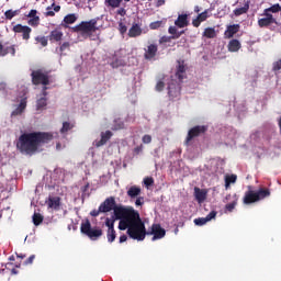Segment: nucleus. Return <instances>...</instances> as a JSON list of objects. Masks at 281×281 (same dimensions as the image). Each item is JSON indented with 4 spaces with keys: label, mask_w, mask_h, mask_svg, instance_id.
I'll use <instances>...</instances> for the list:
<instances>
[{
    "label": "nucleus",
    "mask_w": 281,
    "mask_h": 281,
    "mask_svg": "<svg viewBox=\"0 0 281 281\" xmlns=\"http://www.w3.org/2000/svg\"><path fill=\"white\" fill-rule=\"evenodd\" d=\"M99 207L102 213L114 210V218L115 221H120L119 229H121V232L127 229V234L133 240H144L146 238L144 222L139 218V213L133 207L115 206V200L113 198L106 199Z\"/></svg>",
    "instance_id": "f257e3e1"
},
{
    "label": "nucleus",
    "mask_w": 281,
    "mask_h": 281,
    "mask_svg": "<svg viewBox=\"0 0 281 281\" xmlns=\"http://www.w3.org/2000/svg\"><path fill=\"white\" fill-rule=\"evenodd\" d=\"M52 139H54V136L49 133L24 134L19 138L16 146L21 153L32 155V153L40 150L43 144H47Z\"/></svg>",
    "instance_id": "f03ea898"
},
{
    "label": "nucleus",
    "mask_w": 281,
    "mask_h": 281,
    "mask_svg": "<svg viewBox=\"0 0 281 281\" xmlns=\"http://www.w3.org/2000/svg\"><path fill=\"white\" fill-rule=\"evenodd\" d=\"M166 85H168V94L172 100L181 95V88L175 82L170 83V77L168 76H162L157 79L156 91H164V87H166Z\"/></svg>",
    "instance_id": "7ed1b4c3"
},
{
    "label": "nucleus",
    "mask_w": 281,
    "mask_h": 281,
    "mask_svg": "<svg viewBox=\"0 0 281 281\" xmlns=\"http://www.w3.org/2000/svg\"><path fill=\"white\" fill-rule=\"evenodd\" d=\"M280 4H273L271 8L265 10V18L258 21L260 27H267V25H271V23H276V18L273 14L280 12Z\"/></svg>",
    "instance_id": "20e7f679"
},
{
    "label": "nucleus",
    "mask_w": 281,
    "mask_h": 281,
    "mask_svg": "<svg viewBox=\"0 0 281 281\" xmlns=\"http://www.w3.org/2000/svg\"><path fill=\"white\" fill-rule=\"evenodd\" d=\"M268 190H260L258 192L248 191L245 194L244 203L245 205H251V203H257V201H262V199H267L269 196Z\"/></svg>",
    "instance_id": "39448f33"
},
{
    "label": "nucleus",
    "mask_w": 281,
    "mask_h": 281,
    "mask_svg": "<svg viewBox=\"0 0 281 281\" xmlns=\"http://www.w3.org/2000/svg\"><path fill=\"white\" fill-rule=\"evenodd\" d=\"M81 234H86L90 240H98L100 236H102V229L100 228H91V223L87 220L86 222L81 223Z\"/></svg>",
    "instance_id": "423d86ee"
},
{
    "label": "nucleus",
    "mask_w": 281,
    "mask_h": 281,
    "mask_svg": "<svg viewBox=\"0 0 281 281\" xmlns=\"http://www.w3.org/2000/svg\"><path fill=\"white\" fill-rule=\"evenodd\" d=\"M95 30H98L95 20H91L90 22H82L75 27V32H80L86 36H91Z\"/></svg>",
    "instance_id": "0eeeda50"
},
{
    "label": "nucleus",
    "mask_w": 281,
    "mask_h": 281,
    "mask_svg": "<svg viewBox=\"0 0 281 281\" xmlns=\"http://www.w3.org/2000/svg\"><path fill=\"white\" fill-rule=\"evenodd\" d=\"M13 32L15 34H22L24 41H30V34H32V29L30 26L16 24L13 26Z\"/></svg>",
    "instance_id": "6e6552de"
},
{
    "label": "nucleus",
    "mask_w": 281,
    "mask_h": 281,
    "mask_svg": "<svg viewBox=\"0 0 281 281\" xmlns=\"http://www.w3.org/2000/svg\"><path fill=\"white\" fill-rule=\"evenodd\" d=\"M34 85H48L49 79H47V75L43 72V70H35L32 74Z\"/></svg>",
    "instance_id": "1a4fd4ad"
},
{
    "label": "nucleus",
    "mask_w": 281,
    "mask_h": 281,
    "mask_svg": "<svg viewBox=\"0 0 281 281\" xmlns=\"http://www.w3.org/2000/svg\"><path fill=\"white\" fill-rule=\"evenodd\" d=\"M27 106V101L25 98L21 99L20 102L14 105L11 117H18V115H23V112L25 111V108Z\"/></svg>",
    "instance_id": "9d476101"
},
{
    "label": "nucleus",
    "mask_w": 281,
    "mask_h": 281,
    "mask_svg": "<svg viewBox=\"0 0 281 281\" xmlns=\"http://www.w3.org/2000/svg\"><path fill=\"white\" fill-rule=\"evenodd\" d=\"M210 16H212V13L210 12V10H205L204 12L199 13L195 19H193L192 25L194 27H199V25H201V23H203L204 21H207Z\"/></svg>",
    "instance_id": "9b49d317"
},
{
    "label": "nucleus",
    "mask_w": 281,
    "mask_h": 281,
    "mask_svg": "<svg viewBox=\"0 0 281 281\" xmlns=\"http://www.w3.org/2000/svg\"><path fill=\"white\" fill-rule=\"evenodd\" d=\"M151 234L154 235L153 240H159L166 236V229H164L159 224H154L151 226Z\"/></svg>",
    "instance_id": "f8f14e48"
},
{
    "label": "nucleus",
    "mask_w": 281,
    "mask_h": 281,
    "mask_svg": "<svg viewBox=\"0 0 281 281\" xmlns=\"http://www.w3.org/2000/svg\"><path fill=\"white\" fill-rule=\"evenodd\" d=\"M111 137H113V132L105 131V132L101 133V139L94 140L93 145L97 148H100V146H104V144H106V142H109L111 139Z\"/></svg>",
    "instance_id": "ddd939ff"
},
{
    "label": "nucleus",
    "mask_w": 281,
    "mask_h": 281,
    "mask_svg": "<svg viewBox=\"0 0 281 281\" xmlns=\"http://www.w3.org/2000/svg\"><path fill=\"white\" fill-rule=\"evenodd\" d=\"M206 128L205 126H195L191 128L187 136V144L193 139V137H198V135H201V133H205Z\"/></svg>",
    "instance_id": "4468645a"
},
{
    "label": "nucleus",
    "mask_w": 281,
    "mask_h": 281,
    "mask_svg": "<svg viewBox=\"0 0 281 281\" xmlns=\"http://www.w3.org/2000/svg\"><path fill=\"white\" fill-rule=\"evenodd\" d=\"M216 218V212L212 211L206 217H199L194 220V224L198 226H203L210 223V221Z\"/></svg>",
    "instance_id": "2eb2a0df"
},
{
    "label": "nucleus",
    "mask_w": 281,
    "mask_h": 281,
    "mask_svg": "<svg viewBox=\"0 0 281 281\" xmlns=\"http://www.w3.org/2000/svg\"><path fill=\"white\" fill-rule=\"evenodd\" d=\"M194 196H195L198 203H203V201H205V199H207V190L195 188Z\"/></svg>",
    "instance_id": "dca6fc26"
},
{
    "label": "nucleus",
    "mask_w": 281,
    "mask_h": 281,
    "mask_svg": "<svg viewBox=\"0 0 281 281\" xmlns=\"http://www.w3.org/2000/svg\"><path fill=\"white\" fill-rule=\"evenodd\" d=\"M38 12L36 10H31L27 14L29 25L36 26L38 25L41 18L37 16Z\"/></svg>",
    "instance_id": "f3484780"
},
{
    "label": "nucleus",
    "mask_w": 281,
    "mask_h": 281,
    "mask_svg": "<svg viewBox=\"0 0 281 281\" xmlns=\"http://www.w3.org/2000/svg\"><path fill=\"white\" fill-rule=\"evenodd\" d=\"M157 56V45L155 44H150L147 46V48L145 49V58L147 60H153V57Z\"/></svg>",
    "instance_id": "a211bd4d"
},
{
    "label": "nucleus",
    "mask_w": 281,
    "mask_h": 281,
    "mask_svg": "<svg viewBox=\"0 0 281 281\" xmlns=\"http://www.w3.org/2000/svg\"><path fill=\"white\" fill-rule=\"evenodd\" d=\"M238 30H240V26L238 24L228 25L224 33L225 38H232L234 34L238 33Z\"/></svg>",
    "instance_id": "6ab92c4d"
},
{
    "label": "nucleus",
    "mask_w": 281,
    "mask_h": 281,
    "mask_svg": "<svg viewBox=\"0 0 281 281\" xmlns=\"http://www.w3.org/2000/svg\"><path fill=\"white\" fill-rule=\"evenodd\" d=\"M46 205L48 210H58L60 207V198H49Z\"/></svg>",
    "instance_id": "aec40b11"
},
{
    "label": "nucleus",
    "mask_w": 281,
    "mask_h": 281,
    "mask_svg": "<svg viewBox=\"0 0 281 281\" xmlns=\"http://www.w3.org/2000/svg\"><path fill=\"white\" fill-rule=\"evenodd\" d=\"M128 36H131V38H135V36H142V26L134 24L128 31Z\"/></svg>",
    "instance_id": "412c9836"
},
{
    "label": "nucleus",
    "mask_w": 281,
    "mask_h": 281,
    "mask_svg": "<svg viewBox=\"0 0 281 281\" xmlns=\"http://www.w3.org/2000/svg\"><path fill=\"white\" fill-rule=\"evenodd\" d=\"M127 194L131 196V199H135V196H139V194H142V188L133 186L127 190Z\"/></svg>",
    "instance_id": "4be33fe9"
},
{
    "label": "nucleus",
    "mask_w": 281,
    "mask_h": 281,
    "mask_svg": "<svg viewBox=\"0 0 281 281\" xmlns=\"http://www.w3.org/2000/svg\"><path fill=\"white\" fill-rule=\"evenodd\" d=\"M8 54H11V56H14V54H16V49H14V46L2 47L0 45V56H5Z\"/></svg>",
    "instance_id": "5701e85b"
},
{
    "label": "nucleus",
    "mask_w": 281,
    "mask_h": 281,
    "mask_svg": "<svg viewBox=\"0 0 281 281\" xmlns=\"http://www.w3.org/2000/svg\"><path fill=\"white\" fill-rule=\"evenodd\" d=\"M45 106H47V98L45 97V94H42L37 99L36 109L37 111H42V109H45Z\"/></svg>",
    "instance_id": "b1692460"
},
{
    "label": "nucleus",
    "mask_w": 281,
    "mask_h": 281,
    "mask_svg": "<svg viewBox=\"0 0 281 281\" xmlns=\"http://www.w3.org/2000/svg\"><path fill=\"white\" fill-rule=\"evenodd\" d=\"M176 25L177 27H186V25H188V15H179L178 19L176 20Z\"/></svg>",
    "instance_id": "393cba45"
},
{
    "label": "nucleus",
    "mask_w": 281,
    "mask_h": 281,
    "mask_svg": "<svg viewBox=\"0 0 281 281\" xmlns=\"http://www.w3.org/2000/svg\"><path fill=\"white\" fill-rule=\"evenodd\" d=\"M227 47L228 52H238V49H240V42L238 40H232Z\"/></svg>",
    "instance_id": "a878e982"
},
{
    "label": "nucleus",
    "mask_w": 281,
    "mask_h": 281,
    "mask_svg": "<svg viewBox=\"0 0 281 281\" xmlns=\"http://www.w3.org/2000/svg\"><path fill=\"white\" fill-rule=\"evenodd\" d=\"M203 36H205V38H215L216 30H214L212 27H207L204 30Z\"/></svg>",
    "instance_id": "bb28decb"
},
{
    "label": "nucleus",
    "mask_w": 281,
    "mask_h": 281,
    "mask_svg": "<svg viewBox=\"0 0 281 281\" xmlns=\"http://www.w3.org/2000/svg\"><path fill=\"white\" fill-rule=\"evenodd\" d=\"M236 175H229L225 177V188L226 190L229 188L232 183H236Z\"/></svg>",
    "instance_id": "cd10ccee"
},
{
    "label": "nucleus",
    "mask_w": 281,
    "mask_h": 281,
    "mask_svg": "<svg viewBox=\"0 0 281 281\" xmlns=\"http://www.w3.org/2000/svg\"><path fill=\"white\" fill-rule=\"evenodd\" d=\"M74 128V123L66 121L63 123V126L60 128V133H69Z\"/></svg>",
    "instance_id": "c85d7f7f"
},
{
    "label": "nucleus",
    "mask_w": 281,
    "mask_h": 281,
    "mask_svg": "<svg viewBox=\"0 0 281 281\" xmlns=\"http://www.w3.org/2000/svg\"><path fill=\"white\" fill-rule=\"evenodd\" d=\"M166 24V20H160L156 22H151L149 24L150 30H159V27H162Z\"/></svg>",
    "instance_id": "c756f323"
},
{
    "label": "nucleus",
    "mask_w": 281,
    "mask_h": 281,
    "mask_svg": "<svg viewBox=\"0 0 281 281\" xmlns=\"http://www.w3.org/2000/svg\"><path fill=\"white\" fill-rule=\"evenodd\" d=\"M61 40H63V32H60V31H53L50 33V41L58 42V41H61Z\"/></svg>",
    "instance_id": "7c9ffc66"
},
{
    "label": "nucleus",
    "mask_w": 281,
    "mask_h": 281,
    "mask_svg": "<svg viewBox=\"0 0 281 281\" xmlns=\"http://www.w3.org/2000/svg\"><path fill=\"white\" fill-rule=\"evenodd\" d=\"M122 0H105V5L109 8H120Z\"/></svg>",
    "instance_id": "2f4dec72"
},
{
    "label": "nucleus",
    "mask_w": 281,
    "mask_h": 281,
    "mask_svg": "<svg viewBox=\"0 0 281 281\" xmlns=\"http://www.w3.org/2000/svg\"><path fill=\"white\" fill-rule=\"evenodd\" d=\"M106 238H108V241H110V243H114L115 241V238H116L115 228L108 229Z\"/></svg>",
    "instance_id": "473e14b6"
},
{
    "label": "nucleus",
    "mask_w": 281,
    "mask_h": 281,
    "mask_svg": "<svg viewBox=\"0 0 281 281\" xmlns=\"http://www.w3.org/2000/svg\"><path fill=\"white\" fill-rule=\"evenodd\" d=\"M78 18L76 16V14H68L64 18V23H67V25H71V23H76V20Z\"/></svg>",
    "instance_id": "72a5a7b5"
},
{
    "label": "nucleus",
    "mask_w": 281,
    "mask_h": 281,
    "mask_svg": "<svg viewBox=\"0 0 281 281\" xmlns=\"http://www.w3.org/2000/svg\"><path fill=\"white\" fill-rule=\"evenodd\" d=\"M234 200L232 203L226 204V211L227 212H233L234 207H236V204L238 203V198H236V195H233Z\"/></svg>",
    "instance_id": "f704fd0d"
},
{
    "label": "nucleus",
    "mask_w": 281,
    "mask_h": 281,
    "mask_svg": "<svg viewBox=\"0 0 281 281\" xmlns=\"http://www.w3.org/2000/svg\"><path fill=\"white\" fill-rule=\"evenodd\" d=\"M249 10V4H245L244 7L236 9L234 11L236 16H240V14H245V12H247Z\"/></svg>",
    "instance_id": "c9c22d12"
},
{
    "label": "nucleus",
    "mask_w": 281,
    "mask_h": 281,
    "mask_svg": "<svg viewBox=\"0 0 281 281\" xmlns=\"http://www.w3.org/2000/svg\"><path fill=\"white\" fill-rule=\"evenodd\" d=\"M18 14H19V10H15V11L14 10H8V11H5L4 16H5V19L12 20Z\"/></svg>",
    "instance_id": "e433bc0d"
},
{
    "label": "nucleus",
    "mask_w": 281,
    "mask_h": 281,
    "mask_svg": "<svg viewBox=\"0 0 281 281\" xmlns=\"http://www.w3.org/2000/svg\"><path fill=\"white\" fill-rule=\"evenodd\" d=\"M105 227H108V229H115V218H109L106 217L105 220Z\"/></svg>",
    "instance_id": "4c0bfd02"
},
{
    "label": "nucleus",
    "mask_w": 281,
    "mask_h": 281,
    "mask_svg": "<svg viewBox=\"0 0 281 281\" xmlns=\"http://www.w3.org/2000/svg\"><path fill=\"white\" fill-rule=\"evenodd\" d=\"M33 223L34 225H41V223H43V215H41L40 213H34Z\"/></svg>",
    "instance_id": "58836bf2"
},
{
    "label": "nucleus",
    "mask_w": 281,
    "mask_h": 281,
    "mask_svg": "<svg viewBox=\"0 0 281 281\" xmlns=\"http://www.w3.org/2000/svg\"><path fill=\"white\" fill-rule=\"evenodd\" d=\"M177 69H178V74H183V72H186V63H183V61H178V67H177Z\"/></svg>",
    "instance_id": "ea45409f"
},
{
    "label": "nucleus",
    "mask_w": 281,
    "mask_h": 281,
    "mask_svg": "<svg viewBox=\"0 0 281 281\" xmlns=\"http://www.w3.org/2000/svg\"><path fill=\"white\" fill-rule=\"evenodd\" d=\"M153 183H155V180H153V178L147 177L144 179V184L146 186V188H150V186H153Z\"/></svg>",
    "instance_id": "a19ab883"
},
{
    "label": "nucleus",
    "mask_w": 281,
    "mask_h": 281,
    "mask_svg": "<svg viewBox=\"0 0 281 281\" xmlns=\"http://www.w3.org/2000/svg\"><path fill=\"white\" fill-rule=\"evenodd\" d=\"M37 43H41L42 47H47V37H36Z\"/></svg>",
    "instance_id": "79ce46f5"
},
{
    "label": "nucleus",
    "mask_w": 281,
    "mask_h": 281,
    "mask_svg": "<svg viewBox=\"0 0 281 281\" xmlns=\"http://www.w3.org/2000/svg\"><path fill=\"white\" fill-rule=\"evenodd\" d=\"M280 69H281V59L273 63V70L280 71Z\"/></svg>",
    "instance_id": "37998d69"
},
{
    "label": "nucleus",
    "mask_w": 281,
    "mask_h": 281,
    "mask_svg": "<svg viewBox=\"0 0 281 281\" xmlns=\"http://www.w3.org/2000/svg\"><path fill=\"white\" fill-rule=\"evenodd\" d=\"M153 142V137L150 135L143 136V144H150Z\"/></svg>",
    "instance_id": "c03bdc74"
},
{
    "label": "nucleus",
    "mask_w": 281,
    "mask_h": 281,
    "mask_svg": "<svg viewBox=\"0 0 281 281\" xmlns=\"http://www.w3.org/2000/svg\"><path fill=\"white\" fill-rule=\"evenodd\" d=\"M102 213V211H100V206H99V210H93L90 212V215L91 216H100V214Z\"/></svg>",
    "instance_id": "a18cd8bd"
},
{
    "label": "nucleus",
    "mask_w": 281,
    "mask_h": 281,
    "mask_svg": "<svg viewBox=\"0 0 281 281\" xmlns=\"http://www.w3.org/2000/svg\"><path fill=\"white\" fill-rule=\"evenodd\" d=\"M119 30H120L121 34H126V25L120 23Z\"/></svg>",
    "instance_id": "49530a36"
},
{
    "label": "nucleus",
    "mask_w": 281,
    "mask_h": 281,
    "mask_svg": "<svg viewBox=\"0 0 281 281\" xmlns=\"http://www.w3.org/2000/svg\"><path fill=\"white\" fill-rule=\"evenodd\" d=\"M166 4V0H156V8H161V5Z\"/></svg>",
    "instance_id": "de8ad7c7"
},
{
    "label": "nucleus",
    "mask_w": 281,
    "mask_h": 281,
    "mask_svg": "<svg viewBox=\"0 0 281 281\" xmlns=\"http://www.w3.org/2000/svg\"><path fill=\"white\" fill-rule=\"evenodd\" d=\"M144 204V198H138L135 202V205L139 206Z\"/></svg>",
    "instance_id": "09e8293b"
},
{
    "label": "nucleus",
    "mask_w": 281,
    "mask_h": 281,
    "mask_svg": "<svg viewBox=\"0 0 281 281\" xmlns=\"http://www.w3.org/2000/svg\"><path fill=\"white\" fill-rule=\"evenodd\" d=\"M117 14H120V16H125L126 15V10L125 9H119Z\"/></svg>",
    "instance_id": "8fccbe9b"
},
{
    "label": "nucleus",
    "mask_w": 281,
    "mask_h": 281,
    "mask_svg": "<svg viewBox=\"0 0 281 281\" xmlns=\"http://www.w3.org/2000/svg\"><path fill=\"white\" fill-rule=\"evenodd\" d=\"M127 238H128V237H126V235H122V236L120 237V243H126Z\"/></svg>",
    "instance_id": "3c124183"
},
{
    "label": "nucleus",
    "mask_w": 281,
    "mask_h": 281,
    "mask_svg": "<svg viewBox=\"0 0 281 281\" xmlns=\"http://www.w3.org/2000/svg\"><path fill=\"white\" fill-rule=\"evenodd\" d=\"M169 32L171 34H177V27H175V26L169 27Z\"/></svg>",
    "instance_id": "603ef678"
},
{
    "label": "nucleus",
    "mask_w": 281,
    "mask_h": 281,
    "mask_svg": "<svg viewBox=\"0 0 281 281\" xmlns=\"http://www.w3.org/2000/svg\"><path fill=\"white\" fill-rule=\"evenodd\" d=\"M67 47H69V43H64V44L61 45L60 49H61V50H63V49H67Z\"/></svg>",
    "instance_id": "864d4df0"
},
{
    "label": "nucleus",
    "mask_w": 281,
    "mask_h": 281,
    "mask_svg": "<svg viewBox=\"0 0 281 281\" xmlns=\"http://www.w3.org/2000/svg\"><path fill=\"white\" fill-rule=\"evenodd\" d=\"M120 128H124V124L121 123L119 126H115L114 131H120Z\"/></svg>",
    "instance_id": "5fc2aeb1"
},
{
    "label": "nucleus",
    "mask_w": 281,
    "mask_h": 281,
    "mask_svg": "<svg viewBox=\"0 0 281 281\" xmlns=\"http://www.w3.org/2000/svg\"><path fill=\"white\" fill-rule=\"evenodd\" d=\"M34 258H35L34 255L29 258L27 260L29 265H32V262H34Z\"/></svg>",
    "instance_id": "6e6d98bb"
},
{
    "label": "nucleus",
    "mask_w": 281,
    "mask_h": 281,
    "mask_svg": "<svg viewBox=\"0 0 281 281\" xmlns=\"http://www.w3.org/2000/svg\"><path fill=\"white\" fill-rule=\"evenodd\" d=\"M46 16H54V11L48 10V11L46 12Z\"/></svg>",
    "instance_id": "4d7b16f0"
},
{
    "label": "nucleus",
    "mask_w": 281,
    "mask_h": 281,
    "mask_svg": "<svg viewBox=\"0 0 281 281\" xmlns=\"http://www.w3.org/2000/svg\"><path fill=\"white\" fill-rule=\"evenodd\" d=\"M194 12H196V14H199V12H201V8L200 7H194Z\"/></svg>",
    "instance_id": "13d9d810"
},
{
    "label": "nucleus",
    "mask_w": 281,
    "mask_h": 281,
    "mask_svg": "<svg viewBox=\"0 0 281 281\" xmlns=\"http://www.w3.org/2000/svg\"><path fill=\"white\" fill-rule=\"evenodd\" d=\"M54 10H55V12H58V11L60 10V7H59V5H56V7L54 8Z\"/></svg>",
    "instance_id": "bf43d9fd"
},
{
    "label": "nucleus",
    "mask_w": 281,
    "mask_h": 281,
    "mask_svg": "<svg viewBox=\"0 0 281 281\" xmlns=\"http://www.w3.org/2000/svg\"><path fill=\"white\" fill-rule=\"evenodd\" d=\"M112 67H119V65L117 64H112Z\"/></svg>",
    "instance_id": "052dcab7"
},
{
    "label": "nucleus",
    "mask_w": 281,
    "mask_h": 281,
    "mask_svg": "<svg viewBox=\"0 0 281 281\" xmlns=\"http://www.w3.org/2000/svg\"><path fill=\"white\" fill-rule=\"evenodd\" d=\"M57 149L60 150V145H57Z\"/></svg>",
    "instance_id": "680f3d73"
},
{
    "label": "nucleus",
    "mask_w": 281,
    "mask_h": 281,
    "mask_svg": "<svg viewBox=\"0 0 281 281\" xmlns=\"http://www.w3.org/2000/svg\"><path fill=\"white\" fill-rule=\"evenodd\" d=\"M10 260H14V257H10Z\"/></svg>",
    "instance_id": "e2e57ef3"
},
{
    "label": "nucleus",
    "mask_w": 281,
    "mask_h": 281,
    "mask_svg": "<svg viewBox=\"0 0 281 281\" xmlns=\"http://www.w3.org/2000/svg\"><path fill=\"white\" fill-rule=\"evenodd\" d=\"M12 273H16V270H12Z\"/></svg>",
    "instance_id": "0e129e2a"
},
{
    "label": "nucleus",
    "mask_w": 281,
    "mask_h": 281,
    "mask_svg": "<svg viewBox=\"0 0 281 281\" xmlns=\"http://www.w3.org/2000/svg\"><path fill=\"white\" fill-rule=\"evenodd\" d=\"M0 89H3V86H2V85H0Z\"/></svg>",
    "instance_id": "69168bd1"
},
{
    "label": "nucleus",
    "mask_w": 281,
    "mask_h": 281,
    "mask_svg": "<svg viewBox=\"0 0 281 281\" xmlns=\"http://www.w3.org/2000/svg\"><path fill=\"white\" fill-rule=\"evenodd\" d=\"M125 1H127V2H128V1H131V0H125Z\"/></svg>",
    "instance_id": "338daca9"
},
{
    "label": "nucleus",
    "mask_w": 281,
    "mask_h": 281,
    "mask_svg": "<svg viewBox=\"0 0 281 281\" xmlns=\"http://www.w3.org/2000/svg\"><path fill=\"white\" fill-rule=\"evenodd\" d=\"M20 258H23V256H20Z\"/></svg>",
    "instance_id": "774afa93"
}]
</instances>
